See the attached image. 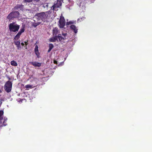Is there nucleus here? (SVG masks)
I'll use <instances>...</instances> for the list:
<instances>
[{"instance_id":"nucleus-1","label":"nucleus","mask_w":152,"mask_h":152,"mask_svg":"<svg viewBox=\"0 0 152 152\" xmlns=\"http://www.w3.org/2000/svg\"><path fill=\"white\" fill-rule=\"evenodd\" d=\"M48 15L47 12H41L37 13L34 18H35L38 21H42L45 22L47 21Z\"/></svg>"},{"instance_id":"nucleus-2","label":"nucleus","mask_w":152,"mask_h":152,"mask_svg":"<svg viewBox=\"0 0 152 152\" xmlns=\"http://www.w3.org/2000/svg\"><path fill=\"white\" fill-rule=\"evenodd\" d=\"M20 28V25L15 22H12L9 25V29L10 32L16 33L19 30Z\"/></svg>"},{"instance_id":"nucleus-3","label":"nucleus","mask_w":152,"mask_h":152,"mask_svg":"<svg viewBox=\"0 0 152 152\" xmlns=\"http://www.w3.org/2000/svg\"><path fill=\"white\" fill-rule=\"evenodd\" d=\"M4 111L3 110L0 111V127L5 126L7 125L6 123L7 120V118H4L3 119Z\"/></svg>"},{"instance_id":"nucleus-4","label":"nucleus","mask_w":152,"mask_h":152,"mask_svg":"<svg viewBox=\"0 0 152 152\" xmlns=\"http://www.w3.org/2000/svg\"><path fill=\"white\" fill-rule=\"evenodd\" d=\"M19 14V12L18 11L12 12L9 14L7 18L9 20H10L13 18L18 17Z\"/></svg>"},{"instance_id":"nucleus-5","label":"nucleus","mask_w":152,"mask_h":152,"mask_svg":"<svg viewBox=\"0 0 152 152\" xmlns=\"http://www.w3.org/2000/svg\"><path fill=\"white\" fill-rule=\"evenodd\" d=\"M12 86V83L10 81H7L6 83L4 86V90L7 93H9L11 91Z\"/></svg>"},{"instance_id":"nucleus-6","label":"nucleus","mask_w":152,"mask_h":152,"mask_svg":"<svg viewBox=\"0 0 152 152\" xmlns=\"http://www.w3.org/2000/svg\"><path fill=\"white\" fill-rule=\"evenodd\" d=\"M25 30V27L24 26L20 28V31L16 35V36L14 37V39L15 40H18L19 39L20 36L21 35L22 33L24 32Z\"/></svg>"},{"instance_id":"nucleus-7","label":"nucleus","mask_w":152,"mask_h":152,"mask_svg":"<svg viewBox=\"0 0 152 152\" xmlns=\"http://www.w3.org/2000/svg\"><path fill=\"white\" fill-rule=\"evenodd\" d=\"M59 26L60 28H63L65 25V20L63 17H61L59 21Z\"/></svg>"},{"instance_id":"nucleus-8","label":"nucleus","mask_w":152,"mask_h":152,"mask_svg":"<svg viewBox=\"0 0 152 152\" xmlns=\"http://www.w3.org/2000/svg\"><path fill=\"white\" fill-rule=\"evenodd\" d=\"M61 3L60 1H58L56 3H54V4L53 6L52 7L53 9L55 10H57L56 9L58 8L61 5Z\"/></svg>"},{"instance_id":"nucleus-9","label":"nucleus","mask_w":152,"mask_h":152,"mask_svg":"<svg viewBox=\"0 0 152 152\" xmlns=\"http://www.w3.org/2000/svg\"><path fill=\"white\" fill-rule=\"evenodd\" d=\"M30 63L35 67H40L41 65V63L36 61L30 62Z\"/></svg>"},{"instance_id":"nucleus-10","label":"nucleus","mask_w":152,"mask_h":152,"mask_svg":"<svg viewBox=\"0 0 152 152\" xmlns=\"http://www.w3.org/2000/svg\"><path fill=\"white\" fill-rule=\"evenodd\" d=\"M34 51L35 54L36 55L37 58L39 57L40 53L38 51V47L37 45H36L34 48Z\"/></svg>"},{"instance_id":"nucleus-11","label":"nucleus","mask_w":152,"mask_h":152,"mask_svg":"<svg viewBox=\"0 0 152 152\" xmlns=\"http://www.w3.org/2000/svg\"><path fill=\"white\" fill-rule=\"evenodd\" d=\"M70 28L72 30L74 31L75 33L76 34L77 33L78 29H77L76 26L75 25H71L70 26Z\"/></svg>"},{"instance_id":"nucleus-12","label":"nucleus","mask_w":152,"mask_h":152,"mask_svg":"<svg viewBox=\"0 0 152 152\" xmlns=\"http://www.w3.org/2000/svg\"><path fill=\"white\" fill-rule=\"evenodd\" d=\"M23 6L22 5L18 4L15 7V8L17 10H18L20 9V10H23Z\"/></svg>"},{"instance_id":"nucleus-13","label":"nucleus","mask_w":152,"mask_h":152,"mask_svg":"<svg viewBox=\"0 0 152 152\" xmlns=\"http://www.w3.org/2000/svg\"><path fill=\"white\" fill-rule=\"evenodd\" d=\"M57 41H58L57 36H55L54 37L51 38L49 39V41L50 42H54Z\"/></svg>"},{"instance_id":"nucleus-14","label":"nucleus","mask_w":152,"mask_h":152,"mask_svg":"<svg viewBox=\"0 0 152 152\" xmlns=\"http://www.w3.org/2000/svg\"><path fill=\"white\" fill-rule=\"evenodd\" d=\"M58 28H54L53 30V35L57 36L56 35L58 34Z\"/></svg>"},{"instance_id":"nucleus-15","label":"nucleus","mask_w":152,"mask_h":152,"mask_svg":"<svg viewBox=\"0 0 152 152\" xmlns=\"http://www.w3.org/2000/svg\"><path fill=\"white\" fill-rule=\"evenodd\" d=\"M49 49L48 51V53H49L52 48H53L54 46L51 43L49 44Z\"/></svg>"},{"instance_id":"nucleus-16","label":"nucleus","mask_w":152,"mask_h":152,"mask_svg":"<svg viewBox=\"0 0 152 152\" xmlns=\"http://www.w3.org/2000/svg\"><path fill=\"white\" fill-rule=\"evenodd\" d=\"M10 64L12 66H17L18 65L17 63L16 62V61L14 60L11 61Z\"/></svg>"},{"instance_id":"nucleus-17","label":"nucleus","mask_w":152,"mask_h":152,"mask_svg":"<svg viewBox=\"0 0 152 152\" xmlns=\"http://www.w3.org/2000/svg\"><path fill=\"white\" fill-rule=\"evenodd\" d=\"M41 22H38L37 23L34 22L32 23V26L34 27H36L37 26L39 25Z\"/></svg>"},{"instance_id":"nucleus-18","label":"nucleus","mask_w":152,"mask_h":152,"mask_svg":"<svg viewBox=\"0 0 152 152\" xmlns=\"http://www.w3.org/2000/svg\"><path fill=\"white\" fill-rule=\"evenodd\" d=\"M57 36V39L58 38L60 41H61L63 39H64V38L61 36L58 35Z\"/></svg>"},{"instance_id":"nucleus-19","label":"nucleus","mask_w":152,"mask_h":152,"mask_svg":"<svg viewBox=\"0 0 152 152\" xmlns=\"http://www.w3.org/2000/svg\"><path fill=\"white\" fill-rule=\"evenodd\" d=\"M25 87L26 88H32V86L30 85H27L25 86Z\"/></svg>"},{"instance_id":"nucleus-20","label":"nucleus","mask_w":152,"mask_h":152,"mask_svg":"<svg viewBox=\"0 0 152 152\" xmlns=\"http://www.w3.org/2000/svg\"><path fill=\"white\" fill-rule=\"evenodd\" d=\"M14 43L16 45H20V42L19 41L15 42Z\"/></svg>"},{"instance_id":"nucleus-21","label":"nucleus","mask_w":152,"mask_h":152,"mask_svg":"<svg viewBox=\"0 0 152 152\" xmlns=\"http://www.w3.org/2000/svg\"><path fill=\"white\" fill-rule=\"evenodd\" d=\"M25 1L26 2H30L32 1V0H25Z\"/></svg>"},{"instance_id":"nucleus-22","label":"nucleus","mask_w":152,"mask_h":152,"mask_svg":"<svg viewBox=\"0 0 152 152\" xmlns=\"http://www.w3.org/2000/svg\"><path fill=\"white\" fill-rule=\"evenodd\" d=\"M17 47L18 49H20V48H21V46H20V45H17Z\"/></svg>"},{"instance_id":"nucleus-23","label":"nucleus","mask_w":152,"mask_h":152,"mask_svg":"<svg viewBox=\"0 0 152 152\" xmlns=\"http://www.w3.org/2000/svg\"><path fill=\"white\" fill-rule=\"evenodd\" d=\"M53 63L54 64H57V61H56V60H54V61H53Z\"/></svg>"},{"instance_id":"nucleus-24","label":"nucleus","mask_w":152,"mask_h":152,"mask_svg":"<svg viewBox=\"0 0 152 152\" xmlns=\"http://www.w3.org/2000/svg\"><path fill=\"white\" fill-rule=\"evenodd\" d=\"M72 24V23L71 22H67V23H66V24L67 25H69V24Z\"/></svg>"},{"instance_id":"nucleus-25","label":"nucleus","mask_w":152,"mask_h":152,"mask_svg":"<svg viewBox=\"0 0 152 152\" xmlns=\"http://www.w3.org/2000/svg\"><path fill=\"white\" fill-rule=\"evenodd\" d=\"M62 35L63 36H64V37L66 36V35H67V34L65 33V34H62Z\"/></svg>"},{"instance_id":"nucleus-26","label":"nucleus","mask_w":152,"mask_h":152,"mask_svg":"<svg viewBox=\"0 0 152 152\" xmlns=\"http://www.w3.org/2000/svg\"><path fill=\"white\" fill-rule=\"evenodd\" d=\"M25 45H28V41H27V42H25Z\"/></svg>"},{"instance_id":"nucleus-27","label":"nucleus","mask_w":152,"mask_h":152,"mask_svg":"<svg viewBox=\"0 0 152 152\" xmlns=\"http://www.w3.org/2000/svg\"><path fill=\"white\" fill-rule=\"evenodd\" d=\"M21 45H22L23 46L24 45V43L23 42H22L21 43Z\"/></svg>"},{"instance_id":"nucleus-28","label":"nucleus","mask_w":152,"mask_h":152,"mask_svg":"<svg viewBox=\"0 0 152 152\" xmlns=\"http://www.w3.org/2000/svg\"><path fill=\"white\" fill-rule=\"evenodd\" d=\"M2 92V91L1 90V89H0V93H1Z\"/></svg>"},{"instance_id":"nucleus-29","label":"nucleus","mask_w":152,"mask_h":152,"mask_svg":"<svg viewBox=\"0 0 152 152\" xmlns=\"http://www.w3.org/2000/svg\"><path fill=\"white\" fill-rule=\"evenodd\" d=\"M8 78L9 80H11V78H10L9 77H8Z\"/></svg>"},{"instance_id":"nucleus-30","label":"nucleus","mask_w":152,"mask_h":152,"mask_svg":"<svg viewBox=\"0 0 152 152\" xmlns=\"http://www.w3.org/2000/svg\"><path fill=\"white\" fill-rule=\"evenodd\" d=\"M28 10V11H29V10Z\"/></svg>"}]
</instances>
